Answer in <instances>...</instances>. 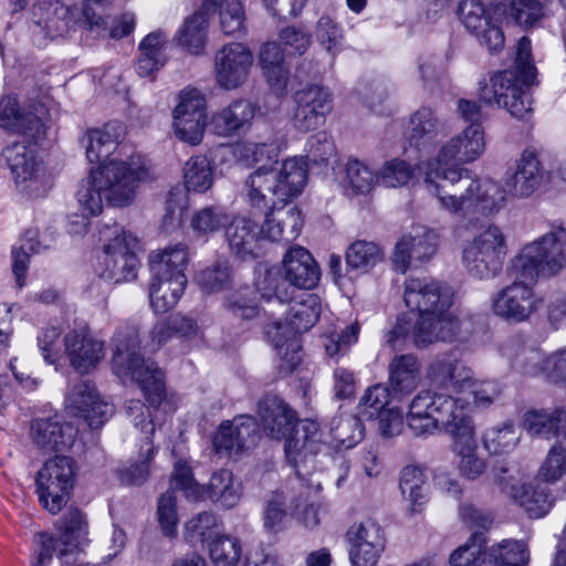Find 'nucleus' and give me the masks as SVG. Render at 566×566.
I'll use <instances>...</instances> for the list:
<instances>
[{
	"label": "nucleus",
	"instance_id": "39448f33",
	"mask_svg": "<svg viewBox=\"0 0 566 566\" xmlns=\"http://www.w3.org/2000/svg\"><path fill=\"white\" fill-rule=\"evenodd\" d=\"M258 416L263 431L271 438L285 439L284 451L290 462H296L303 450L319 451V426L314 420H297L296 411L274 395L264 396L258 403Z\"/></svg>",
	"mask_w": 566,
	"mask_h": 566
},
{
	"label": "nucleus",
	"instance_id": "f8f14e48",
	"mask_svg": "<svg viewBox=\"0 0 566 566\" xmlns=\"http://www.w3.org/2000/svg\"><path fill=\"white\" fill-rule=\"evenodd\" d=\"M521 76L512 70L495 72L479 83V97L486 105L506 109L513 117L523 119L531 108V101Z\"/></svg>",
	"mask_w": 566,
	"mask_h": 566
},
{
	"label": "nucleus",
	"instance_id": "a878e982",
	"mask_svg": "<svg viewBox=\"0 0 566 566\" xmlns=\"http://www.w3.org/2000/svg\"><path fill=\"white\" fill-rule=\"evenodd\" d=\"M258 427L251 416H240L233 421H223L213 436V447L219 454L229 455L255 443Z\"/></svg>",
	"mask_w": 566,
	"mask_h": 566
},
{
	"label": "nucleus",
	"instance_id": "2eb2a0df",
	"mask_svg": "<svg viewBox=\"0 0 566 566\" xmlns=\"http://www.w3.org/2000/svg\"><path fill=\"white\" fill-rule=\"evenodd\" d=\"M497 291L492 300L493 313L509 323L527 321L537 310L538 303L534 289L526 283L527 280L517 279Z\"/></svg>",
	"mask_w": 566,
	"mask_h": 566
},
{
	"label": "nucleus",
	"instance_id": "c756f323",
	"mask_svg": "<svg viewBox=\"0 0 566 566\" xmlns=\"http://www.w3.org/2000/svg\"><path fill=\"white\" fill-rule=\"evenodd\" d=\"M283 328L281 321H273L265 325L264 331L271 339L274 349L277 353V374L281 377L291 375L301 364V339L294 334L281 332Z\"/></svg>",
	"mask_w": 566,
	"mask_h": 566
},
{
	"label": "nucleus",
	"instance_id": "bf43d9fd",
	"mask_svg": "<svg viewBox=\"0 0 566 566\" xmlns=\"http://www.w3.org/2000/svg\"><path fill=\"white\" fill-rule=\"evenodd\" d=\"M485 546L484 534L475 531L463 545L450 555L449 563L451 566H480L485 555Z\"/></svg>",
	"mask_w": 566,
	"mask_h": 566
},
{
	"label": "nucleus",
	"instance_id": "c85d7f7f",
	"mask_svg": "<svg viewBox=\"0 0 566 566\" xmlns=\"http://www.w3.org/2000/svg\"><path fill=\"white\" fill-rule=\"evenodd\" d=\"M244 197L251 207L260 210H270L284 203V200H281V191L275 181V171L264 167H260L247 178Z\"/></svg>",
	"mask_w": 566,
	"mask_h": 566
},
{
	"label": "nucleus",
	"instance_id": "c03bdc74",
	"mask_svg": "<svg viewBox=\"0 0 566 566\" xmlns=\"http://www.w3.org/2000/svg\"><path fill=\"white\" fill-rule=\"evenodd\" d=\"M441 130L442 125L430 107H420L410 117L409 140L418 148L431 144Z\"/></svg>",
	"mask_w": 566,
	"mask_h": 566
},
{
	"label": "nucleus",
	"instance_id": "13d9d810",
	"mask_svg": "<svg viewBox=\"0 0 566 566\" xmlns=\"http://www.w3.org/2000/svg\"><path fill=\"white\" fill-rule=\"evenodd\" d=\"M269 222L281 226L285 231L286 242L295 240L303 228L304 219L301 210L296 206L287 202L275 206L269 211Z\"/></svg>",
	"mask_w": 566,
	"mask_h": 566
},
{
	"label": "nucleus",
	"instance_id": "a18cd8bd",
	"mask_svg": "<svg viewBox=\"0 0 566 566\" xmlns=\"http://www.w3.org/2000/svg\"><path fill=\"white\" fill-rule=\"evenodd\" d=\"M233 159L244 167L265 165L277 157V147L273 143L238 142L230 146Z\"/></svg>",
	"mask_w": 566,
	"mask_h": 566
},
{
	"label": "nucleus",
	"instance_id": "ddd939ff",
	"mask_svg": "<svg viewBox=\"0 0 566 566\" xmlns=\"http://www.w3.org/2000/svg\"><path fill=\"white\" fill-rule=\"evenodd\" d=\"M2 156L20 192L33 198L46 195L49 179L35 145L17 142L6 147Z\"/></svg>",
	"mask_w": 566,
	"mask_h": 566
},
{
	"label": "nucleus",
	"instance_id": "bb28decb",
	"mask_svg": "<svg viewBox=\"0 0 566 566\" xmlns=\"http://www.w3.org/2000/svg\"><path fill=\"white\" fill-rule=\"evenodd\" d=\"M284 275L290 289L311 290L319 281L321 271L312 254L303 247H291L283 259Z\"/></svg>",
	"mask_w": 566,
	"mask_h": 566
},
{
	"label": "nucleus",
	"instance_id": "b1692460",
	"mask_svg": "<svg viewBox=\"0 0 566 566\" xmlns=\"http://www.w3.org/2000/svg\"><path fill=\"white\" fill-rule=\"evenodd\" d=\"M544 178L543 166L536 154L524 150L513 171H507L503 181L504 191L514 198H526L534 193Z\"/></svg>",
	"mask_w": 566,
	"mask_h": 566
},
{
	"label": "nucleus",
	"instance_id": "5fc2aeb1",
	"mask_svg": "<svg viewBox=\"0 0 566 566\" xmlns=\"http://www.w3.org/2000/svg\"><path fill=\"white\" fill-rule=\"evenodd\" d=\"M256 293L268 301L274 297L280 303H290L293 298L294 290L290 289V284L285 275L283 276L282 271L279 268H272L258 281Z\"/></svg>",
	"mask_w": 566,
	"mask_h": 566
},
{
	"label": "nucleus",
	"instance_id": "72a5a7b5",
	"mask_svg": "<svg viewBox=\"0 0 566 566\" xmlns=\"http://www.w3.org/2000/svg\"><path fill=\"white\" fill-rule=\"evenodd\" d=\"M188 261L189 252L185 243L169 245L148 255L149 269L155 277L186 275Z\"/></svg>",
	"mask_w": 566,
	"mask_h": 566
},
{
	"label": "nucleus",
	"instance_id": "58836bf2",
	"mask_svg": "<svg viewBox=\"0 0 566 566\" xmlns=\"http://www.w3.org/2000/svg\"><path fill=\"white\" fill-rule=\"evenodd\" d=\"M319 313L318 297L307 294L301 301L290 303L286 322L282 323L283 328L281 332L298 336L314 326L319 317Z\"/></svg>",
	"mask_w": 566,
	"mask_h": 566
},
{
	"label": "nucleus",
	"instance_id": "603ef678",
	"mask_svg": "<svg viewBox=\"0 0 566 566\" xmlns=\"http://www.w3.org/2000/svg\"><path fill=\"white\" fill-rule=\"evenodd\" d=\"M528 552L523 541L504 539L491 546L489 562L495 566H525Z\"/></svg>",
	"mask_w": 566,
	"mask_h": 566
},
{
	"label": "nucleus",
	"instance_id": "5701e85b",
	"mask_svg": "<svg viewBox=\"0 0 566 566\" xmlns=\"http://www.w3.org/2000/svg\"><path fill=\"white\" fill-rule=\"evenodd\" d=\"M77 430L56 416L35 418L30 426V438L34 446L44 452L65 451L70 449Z\"/></svg>",
	"mask_w": 566,
	"mask_h": 566
},
{
	"label": "nucleus",
	"instance_id": "423d86ee",
	"mask_svg": "<svg viewBox=\"0 0 566 566\" xmlns=\"http://www.w3.org/2000/svg\"><path fill=\"white\" fill-rule=\"evenodd\" d=\"M566 266V228L556 227L538 240L526 244L511 260L517 279L535 282L538 276L552 277Z\"/></svg>",
	"mask_w": 566,
	"mask_h": 566
},
{
	"label": "nucleus",
	"instance_id": "e433bc0d",
	"mask_svg": "<svg viewBox=\"0 0 566 566\" xmlns=\"http://www.w3.org/2000/svg\"><path fill=\"white\" fill-rule=\"evenodd\" d=\"M464 433V438L458 433L450 437L452 439V448L461 457L459 469L462 475L470 480H475L485 471L486 464L475 453L476 440L472 420L468 422V430Z\"/></svg>",
	"mask_w": 566,
	"mask_h": 566
},
{
	"label": "nucleus",
	"instance_id": "473e14b6",
	"mask_svg": "<svg viewBox=\"0 0 566 566\" xmlns=\"http://www.w3.org/2000/svg\"><path fill=\"white\" fill-rule=\"evenodd\" d=\"M200 501L210 500L222 509L234 507L241 499V485L234 481L230 470L214 471L208 484H201Z\"/></svg>",
	"mask_w": 566,
	"mask_h": 566
},
{
	"label": "nucleus",
	"instance_id": "4d7b16f0",
	"mask_svg": "<svg viewBox=\"0 0 566 566\" xmlns=\"http://www.w3.org/2000/svg\"><path fill=\"white\" fill-rule=\"evenodd\" d=\"M208 549L213 566H238L242 555L240 541L230 535L213 538Z\"/></svg>",
	"mask_w": 566,
	"mask_h": 566
},
{
	"label": "nucleus",
	"instance_id": "f704fd0d",
	"mask_svg": "<svg viewBox=\"0 0 566 566\" xmlns=\"http://www.w3.org/2000/svg\"><path fill=\"white\" fill-rule=\"evenodd\" d=\"M524 429L532 436L551 439L566 437V409H533L524 413Z\"/></svg>",
	"mask_w": 566,
	"mask_h": 566
},
{
	"label": "nucleus",
	"instance_id": "69168bd1",
	"mask_svg": "<svg viewBox=\"0 0 566 566\" xmlns=\"http://www.w3.org/2000/svg\"><path fill=\"white\" fill-rule=\"evenodd\" d=\"M226 308L235 317L252 319L260 314L258 293L251 287H243L231 294L226 301Z\"/></svg>",
	"mask_w": 566,
	"mask_h": 566
},
{
	"label": "nucleus",
	"instance_id": "f03ea898",
	"mask_svg": "<svg viewBox=\"0 0 566 566\" xmlns=\"http://www.w3.org/2000/svg\"><path fill=\"white\" fill-rule=\"evenodd\" d=\"M112 366L122 381L133 380L143 390L151 407L157 408L166 397L164 374L150 359L139 354L138 326L125 323L115 332Z\"/></svg>",
	"mask_w": 566,
	"mask_h": 566
},
{
	"label": "nucleus",
	"instance_id": "2f4dec72",
	"mask_svg": "<svg viewBox=\"0 0 566 566\" xmlns=\"http://www.w3.org/2000/svg\"><path fill=\"white\" fill-rule=\"evenodd\" d=\"M230 250L240 259L258 256L259 240L262 238L260 227L249 218L235 217L226 230Z\"/></svg>",
	"mask_w": 566,
	"mask_h": 566
},
{
	"label": "nucleus",
	"instance_id": "0eeeda50",
	"mask_svg": "<svg viewBox=\"0 0 566 566\" xmlns=\"http://www.w3.org/2000/svg\"><path fill=\"white\" fill-rule=\"evenodd\" d=\"M55 527V536L48 533L38 534L39 551L31 560L32 566H46L52 560L53 553L57 554L63 564H71L83 552L88 542V523L84 512L70 506Z\"/></svg>",
	"mask_w": 566,
	"mask_h": 566
},
{
	"label": "nucleus",
	"instance_id": "49530a36",
	"mask_svg": "<svg viewBox=\"0 0 566 566\" xmlns=\"http://www.w3.org/2000/svg\"><path fill=\"white\" fill-rule=\"evenodd\" d=\"M400 490L411 511H419L428 500L429 485L423 471L415 465H407L400 473Z\"/></svg>",
	"mask_w": 566,
	"mask_h": 566
},
{
	"label": "nucleus",
	"instance_id": "680f3d73",
	"mask_svg": "<svg viewBox=\"0 0 566 566\" xmlns=\"http://www.w3.org/2000/svg\"><path fill=\"white\" fill-rule=\"evenodd\" d=\"M229 221V216L219 206L205 207L193 213L191 229L197 235H207L219 231Z\"/></svg>",
	"mask_w": 566,
	"mask_h": 566
},
{
	"label": "nucleus",
	"instance_id": "393cba45",
	"mask_svg": "<svg viewBox=\"0 0 566 566\" xmlns=\"http://www.w3.org/2000/svg\"><path fill=\"white\" fill-rule=\"evenodd\" d=\"M461 332V321L450 310L434 316H423L412 326V339L417 347H426L437 340L453 342Z\"/></svg>",
	"mask_w": 566,
	"mask_h": 566
},
{
	"label": "nucleus",
	"instance_id": "37998d69",
	"mask_svg": "<svg viewBox=\"0 0 566 566\" xmlns=\"http://www.w3.org/2000/svg\"><path fill=\"white\" fill-rule=\"evenodd\" d=\"M167 43V35L161 31L151 32L139 43L140 56L136 70L140 76H149L159 70L166 61L164 48Z\"/></svg>",
	"mask_w": 566,
	"mask_h": 566
},
{
	"label": "nucleus",
	"instance_id": "412c9836",
	"mask_svg": "<svg viewBox=\"0 0 566 566\" xmlns=\"http://www.w3.org/2000/svg\"><path fill=\"white\" fill-rule=\"evenodd\" d=\"M66 407L73 416L83 417L92 429L102 427L113 415V406L99 398L88 380L72 388L66 398Z\"/></svg>",
	"mask_w": 566,
	"mask_h": 566
},
{
	"label": "nucleus",
	"instance_id": "cd10ccee",
	"mask_svg": "<svg viewBox=\"0 0 566 566\" xmlns=\"http://www.w3.org/2000/svg\"><path fill=\"white\" fill-rule=\"evenodd\" d=\"M256 106L247 98H237L211 117L213 132L223 137L247 130L255 116Z\"/></svg>",
	"mask_w": 566,
	"mask_h": 566
},
{
	"label": "nucleus",
	"instance_id": "9d476101",
	"mask_svg": "<svg viewBox=\"0 0 566 566\" xmlns=\"http://www.w3.org/2000/svg\"><path fill=\"white\" fill-rule=\"evenodd\" d=\"M485 148L481 125H470L457 137L443 145L436 159L422 161L419 170L426 176L427 190L441 181L444 170L457 169L452 160L469 163L482 155Z\"/></svg>",
	"mask_w": 566,
	"mask_h": 566
},
{
	"label": "nucleus",
	"instance_id": "6e6552de",
	"mask_svg": "<svg viewBox=\"0 0 566 566\" xmlns=\"http://www.w3.org/2000/svg\"><path fill=\"white\" fill-rule=\"evenodd\" d=\"M506 255L507 243L504 232L500 227L490 224L465 242L461 262L469 276L486 281L502 272Z\"/></svg>",
	"mask_w": 566,
	"mask_h": 566
},
{
	"label": "nucleus",
	"instance_id": "de8ad7c7",
	"mask_svg": "<svg viewBox=\"0 0 566 566\" xmlns=\"http://www.w3.org/2000/svg\"><path fill=\"white\" fill-rule=\"evenodd\" d=\"M364 432L363 421L356 415H342L332 420L331 434L335 448L338 450L355 447L361 441Z\"/></svg>",
	"mask_w": 566,
	"mask_h": 566
},
{
	"label": "nucleus",
	"instance_id": "774afa93",
	"mask_svg": "<svg viewBox=\"0 0 566 566\" xmlns=\"http://www.w3.org/2000/svg\"><path fill=\"white\" fill-rule=\"evenodd\" d=\"M318 43L334 57L342 50L343 29L331 17L322 15L315 28Z\"/></svg>",
	"mask_w": 566,
	"mask_h": 566
},
{
	"label": "nucleus",
	"instance_id": "79ce46f5",
	"mask_svg": "<svg viewBox=\"0 0 566 566\" xmlns=\"http://www.w3.org/2000/svg\"><path fill=\"white\" fill-rule=\"evenodd\" d=\"M51 243L52 241L50 243H42L38 238V232L30 229L12 247V272L19 286L24 284L30 256L40 253L42 250L50 249Z\"/></svg>",
	"mask_w": 566,
	"mask_h": 566
},
{
	"label": "nucleus",
	"instance_id": "338daca9",
	"mask_svg": "<svg viewBox=\"0 0 566 566\" xmlns=\"http://www.w3.org/2000/svg\"><path fill=\"white\" fill-rule=\"evenodd\" d=\"M390 392L387 386L376 384L366 389L361 396L358 410L361 418L371 420L387 410Z\"/></svg>",
	"mask_w": 566,
	"mask_h": 566
},
{
	"label": "nucleus",
	"instance_id": "a211bd4d",
	"mask_svg": "<svg viewBox=\"0 0 566 566\" xmlns=\"http://www.w3.org/2000/svg\"><path fill=\"white\" fill-rule=\"evenodd\" d=\"M427 379L436 390L462 392L475 385L474 373L453 353L437 356L427 368Z\"/></svg>",
	"mask_w": 566,
	"mask_h": 566
},
{
	"label": "nucleus",
	"instance_id": "09e8293b",
	"mask_svg": "<svg viewBox=\"0 0 566 566\" xmlns=\"http://www.w3.org/2000/svg\"><path fill=\"white\" fill-rule=\"evenodd\" d=\"M345 172V188L353 195H368L379 181V174L357 158L348 159Z\"/></svg>",
	"mask_w": 566,
	"mask_h": 566
},
{
	"label": "nucleus",
	"instance_id": "6ab92c4d",
	"mask_svg": "<svg viewBox=\"0 0 566 566\" xmlns=\"http://www.w3.org/2000/svg\"><path fill=\"white\" fill-rule=\"evenodd\" d=\"M349 543L352 566H376L385 551L382 528L373 520H366L349 527L346 534Z\"/></svg>",
	"mask_w": 566,
	"mask_h": 566
},
{
	"label": "nucleus",
	"instance_id": "f3484780",
	"mask_svg": "<svg viewBox=\"0 0 566 566\" xmlns=\"http://www.w3.org/2000/svg\"><path fill=\"white\" fill-rule=\"evenodd\" d=\"M507 469L503 465H496L493 474L502 491L506 493L512 501L522 507L531 518L545 516L553 506V497L549 489L538 481L528 483L511 484L505 478Z\"/></svg>",
	"mask_w": 566,
	"mask_h": 566
},
{
	"label": "nucleus",
	"instance_id": "9b49d317",
	"mask_svg": "<svg viewBox=\"0 0 566 566\" xmlns=\"http://www.w3.org/2000/svg\"><path fill=\"white\" fill-rule=\"evenodd\" d=\"M75 461L66 455H56L45 461L35 475L39 502L44 510L55 515L69 502L75 481Z\"/></svg>",
	"mask_w": 566,
	"mask_h": 566
},
{
	"label": "nucleus",
	"instance_id": "052dcab7",
	"mask_svg": "<svg viewBox=\"0 0 566 566\" xmlns=\"http://www.w3.org/2000/svg\"><path fill=\"white\" fill-rule=\"evenodd\" d=\"M381 258L380 248L376 243L365 240L355 241L346 251V264L354 270L367 271L375 266Z\"/></svg>",
	"mask_w": 566,
	"mask_h": 566
},
{
	"label": "nucleus",
	"instance_id": "0e129e2a",
	"mask_svg": "<svg viewBox=\"0 0 566 566\" xmlns=\"http://www.w3.org/2000/svg\"><path fill=\"white\" fill-rule=\"evenodd\" d=\"M424 302L427 305L420 306L417 312V319H422L423 316H434L450 310L453 304V291L449 285L437 280L433 286L428 290Z\"/></svg>",
	"mask_w": 566,
	"mask_h": 566
},
{
	"label": "nucleus",
	"instance_id": "e2e57ef3",
	"mask_svg": "<svg viewBox=\"0 0 566 566\" xmlns=\"http://www.w3.org/2000/svg\"><path fill=\"white\" fill-rule=\"evenodd\" d=\"M286 495L283 491L273 492L266 500L263 509V526L272 534L282 532L285 527Z\"/></svg>",
	"mask_w": 566,
	"mask_h": 566
},
{
	"label": "nucleus",
	"instance_id": "20e7f679",
	"mask_svg": "<svg viewBox=\"0 0 566 566\" xmlns=\"http://www.w3.org/2000/svg\"><path fill=\"white\" fill-rule=\"evenodd\" d=\"M406 420L416 437H427L440 429L449 437L458 433L464 438L472 418L462 398L426 389L412 398Z\"/></svg>",
	"mask_w": 566,
	"mask_h": 566
},
{
	"label": "nucleus",
	"instance_id": "4468645a",
	"mask_svg": "<svg viewBox=\"0 0 566 566\" xmlns=\"http://www.w3.org/2000/svg\"><path fill=\"white\" fill-rule=\"evenodd\" d=\"M293 104L291 124L296 130L307 133L325 123L333 98L326 87L313 84L296 91Z\"/></svg>",
	"mask_w": 566,
	"mask_h": 566
},
{
	"label": "nucleus",
	"instance_id": "aec40b11",
	"mask_svg": "<svg viewBox=\"0 0 566 566\" xmlns=\"http://www.w3.org/2000/svg\"><path fill=\"white\" fill-rule=\"evenodd\" d=\"M438 244L439 238L433 230L413 228L396 243L392 254L395 270L406 273L411 261L422 263L430 260L436 254Z\"/></svg>",
	"mask_w": 566,
	"mask_h": 566
},
{
	"label": "nucleus",
	"instance_id": "4be33fe9",
	"mask_svg": "<svg viewBox=\"0 0 566 566\" xmlns=\"http://www.w3.org/2000/svg\"><path fill=\"white\" fill-rule=\"evenodd\" d=\"M65 355L81 374L95 369L105 356L103 342L92 337L86 328L70 331L64 336Z\"/></svg>",
	"mask_w": 566,
	"mask_h": 566
},
{
	"label": "nucleus",
	"instance_id": "4c0bfd02",
	"mask_svg": "<svg viewBox=\"0 0 566 566\" xmlns=\"http://www.w3.org/2000/svg\"><path fill=\"white\" fill-rule=\"evenodd\" d=\"M187 285V276L155 277L149 287L150 304L158 314H165L176 306Z\"/></svg>",
	"mask_w": 566,
	"mask_h": 566
},
{
	"label": "nucleus",
	"instance_id": "a19ab883",
	"mask_svg": "<svg viewBox=\"0 0 566 566\" xmlns=\"http://www.w3.org/2000/svg\"><path fill=\"white\" fill-rule=\"evenodd\" d=\"M307 163L303 158H289L282 163L275 181L281 191V200L287 202L303 190L307 181Z\"/></svg>",
	"mask_w": 566,
	"mask_h": 566
},
{
	"label": "nucleus",
	"instance_id": "7ed1b4c3",
	"mask_svg": "<svg viewBox=\"0 0 566 566\" xmlns=\"http://www.w3.org/2000/svg\"><path fill=\"white\" fill-rule=\"evenodd\" d=\"M428 191L443 209L461 214L473 208L482 212L497 211L507 197L503 186L490 179L480 181L468 169L444 170L441 181Z\"/></svg>",
	"mask_w": 566,
	"mask_h": 566
},
{
	"label": "nucleus",
	"instance_id": "c9c22d12",
	"mask_svg": "<svg viewBox=\"0 0 566 566\" xmlns=\"http://www.w3.org/2000/svg\"><path fill=\"white\" fill-rule=\"evenodd\" d=\"M388 373L392 394L408 395L418 386L420 363L412 354L397 355L389 363Z\"/></svg>",
	"mask_w": 566,
	"mask_h": 566
},
{
	"label": "nucleus",
	"instance_id": "dca6fc26",
	"mask_svg": "<svg viewBox=\"0 0 566 566\" xmlns=\"http://www.w3.org/2000/svg\"><path fill=\"white\" fill-rule=\"evenodd\" d=\"M253 61V53L245 44H224L214 56V78L218 86L226 91L241 87L249 78Z\"/></svg>",
	"mask_w": 566,
	"mask_h": 566
},
{
	"label": "nucleus",
	"instance_id": "7c9ffc66",
	"mask_svg": "<svg viewBox=\"0 0 566 566\" xmlns=\"http://www.w3.org/2000/svg\"><path fill=\"white\" fill-rule=\"evenodd\" d=\"M80 17L81 10L77 7H70L55 0L46 8L45 15L34 21L32 32L50 39L63 36L76 25Z\"/></svg>",
	"mask_w": 566,
	"mask_h": 566
},
{
	"label": "nucleus",
	"instance_id": "6e6d98bb",
	"mask_svg": "<svg viewBox=\"0 0 566 566\" xmlns=\"http://www.w3.org/2000/svg\"><path fill=\"white\" fill-rule=\"evenodd\" d=\"M184 182L188 191L205 192L212 185V168L205 156L191 157L184 167Z\"/></svg>",
	"mask_w": 566,
	"mask_h": 566
},
{
	"label": "nucleus",
	"instance_id": "ea45409f",
	"mask_svg": "<svg viewBox=\"0 0 566 566\" xmlns=\"http://www.w3.org/2000/svg\"><path fill=\"white\" fill-rule=\"evenodd\" d=\"M119 136L120 127L116 124L88 129L83 139L87 159L91 163H106L105 159L116 149Z\"/></svg>",
	"mask_w": 566,
	"mask_h": 566
},
{
	"label": "nucleus",
	"instance_id": "3c124183",
	"mask_svg": "<svg viewBox=\"0 0 566 566\" xmlns=\"http://www.w3.org/2000/svg\"><path fill=\"white\" fill-rule=\"evenodd\" d=\"M208 18L202 11L185 20L179 32V42L192 54H200L207 40Z\"/></svg>",
	"mask_w": 566,
	"mask_h": 566
},
{
	"label": "nucleus",
	"instance_id": "1a4fd4ad",
	"mask_svg": "<svg viewBox=\"0 0 566 566\" xmlns=\"http://www.w3.org/2000/svg\"><path fill=\"white\" fill-rule=\"evenodd\" d=\"M101 233L107 242L104 244L99 276L114 284L134 280L139 266L137 238L125 232L118 224L106 227Z\"/></svg>",
	"mask_w": 566,
	"mask_h": 566
},
{
	"label": "nucleus",
	"instance_id": "8fccbe9b",
	"mask_svg": "<svg viewBox=\"0 0 566 566\" xmlns=\"http://www.w3.org/2000/svg\"><path fill=\"white\" fill-rule=\"evenodd\" d=\"M140 460L128 462L117 469L120 483L126 485H142L150 474V462L154 455V446L149 437L144 438V444L139 451Z\"/></svg>",
	"mask_w": 566,
	"mask_h": 566
},
{
	"label": "nucleus",
	"instance_id": "f257e3e1",
	"mask_svg": "<svg viewBox=\"0 0 566 566\" xmlns=\"http://www.w3.org/2000/svg\"><path fill=\"white\" fill-rule=\"evenodd\" d=\"M153 178L150 166L142 156L101 163L91 169L77 190L81 212L86 218L97 216L104 201L113 207H127L135 201L140 184Z\"/></svg>",
	"mask_w": 566,
	"mask_h": 566
},
{
	"label": "nucleus",
	"instance_id": "864d4df0",
	"mask_svg": "<svg viewBox=\"0 0 566 566\" xmlns=\"http://www.w3.org/2000/svg\"><path fill=\"white\" fill-rule=\"evenodd\" d=\"M521 439V431L511 422L492 427L484 432V446L490 453L504 454L513 451Z\"/></svg>",
	"mask_w": 566,
	"mask_h": 566
}]
</instances>
